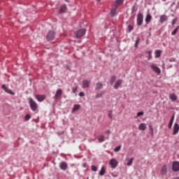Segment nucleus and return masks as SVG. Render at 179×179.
<instances>
[{"mask_svg":"<svg viewBox=\"0 0 179 179\" xmlns=\"http://www.w3.org/2000/svg\"><path fill=\"white\" fill-rule=\"evenodd\" d=\"M124 4V0H116L114 4V7L110 10L111 16H116L118 13L117 12V9H118L119 6H121Z\"/></svg>","mask_w":179,"mask_h":179,"instance_id":"obj_1","label":"nucleus"},{"mask_svg":"<svg viewBox=\"0 0 179 179\" xmlns=\"http://www.w3.org/2000/svg\"><path fill=\"white\" fill-rule=\"evenodd\" d=\"M29 107L32 111L34 112L38 111V105L34 100H33L32 98L29 99Z\"/></svg>","mask_w":179,"mask_h":179,"instance_id":"obj_2","label":"nucleus"},{"mask_svg":"<svg viewBox=\"0 0 179 179\" xmlns=\"http://www.w3.org/2000/svg\"><path fill=\"white\" fill-rule=\"evenodd\" d=\"M86 34V29H81L77 31L74 35L75 38H82Z\"/></svg>","mask_w":179,"mask_h":179,"instance_id":"obj_3","label":"nucleus"},{"mask_svg":"<svg viewBox=\"0 0 179 179\" xmlns=\"http://www.w3.org/2000/svg\"><path fill=\"white\" fill-rule=\"evenodd\" d=\"M55 38V31H49L47 36L46 39L48 41H51Z\"/></svg>","mask_w":179,"mask_h":179,"instance_id":"obj_4","label":"nucleus"},{"mask_svg":"<svg viewBox=\"0 0 179 179\" xmlns=\"http://www.w3.org/2000/svg\"><path fill=\"white\" fill-rule=\"evenodd\" d=\"M150 68H151V69H152L153 71L155 72V73H157L158 75H160V73H162L160 68H159V66H157V65H156V64L152 63L150 64Z\"/></svg>","mask_w":179,"mask_h":179,"instance_id":"obj_5","label":"nucleus"},{"mask_svg":"<svg viewBox=\"0 0 179 179\" xmlns=\"http://www.w3.org/2000/svg\"><path fill=\"white\" fill-rule=\"evenodd\" d=\"M143 23V14L138 13L137 15V25L142 26Z\"/></svg>","mask_w":179,"mask_h":179,"instance_id":"obj_6","label":"nucleus"},{"mask_svg":"<svg viewBox=\"0 0 179 179\" xmlns=\"http://www.w3.org/2000/svg\"><path fill=\"white\" fill-rule=\"evenodd\" d=\"M62 96V90L58 89L56 91V93H55L53 99H55V100H59V99H61Z\"/></svg>","mask_w":179,"mask_h":179,"instance_id":"obj_7","label":"nucleus"},{"mask_svg":"<svg viewBox=\"0 0 179 179\" xmlns=\"http://www.w3.org/2000/svg\"><path fill=\"white\" fill-rule=\"evenodd\" d=\"M111 165L112 169H115L118 166V161L115 158H112L109 162Z\"/></svg>","mask_w":179,"mask_h":179,"instance_id":"obj_8","label":"nucleus"},{"mask_svg":"<svg viewBox=\"0 0 179 179\" xmlns=\"http://www.w3.org/2000/svg\"><path fill=\"white\" fill-rule=\"evenodd\" d=\"M90 87V81L88 80H83V89H89Z\"/></svg>","mask_w":179,"mask_h":179,"instance_id":"obj_9","label":"nucleus"},{"mask_svg":"<svg viewBox=\"0 0 179 179\" xmlns=\"http://www.w3.org/2000/svg\"><path fill=\"white\" fill-rule=\"evenodd\" d=\"M179 132V124L178 123H175L173 128V135H177Z\"/></svg>","mask_w":179,"mask_h":179,"instance_id":"obj_10","label":"nucleus"},{"mask_svg":"<svg viewBox=\"0 0 179 179\" xmlns=\"http://www.w3.org/2000/svg\"><path fill=\"white\" fill-rule=\"evenodd\" d=\"M123 83H124V80H122V79L117 80L114 85V89L117 90V89H118V87H120V86H121Z\"/></svg>","mask_w":179,"mask_h":179,"instance_id":"obj_11","label":"nucleus"},{"mask_svg":"<svg viewBox=\"0 0 179 179\" xmlns=\"http://www.w3.org/2000/svg\"><path fill=\"white\" fill-rule=\"evenodd\" d=\"M2 89L6 91V93H8L9 94H15V92H12V90L8 88L6 85H3L1 86Z\"/></svg>","mask_w":179,"mask_h":179,"instance_id":"obj_12","label":"nucleus"},{"mask_svg":"<svg viewBox=\"0 0 179 179\" xmlns=\"http://www.w3.org/2000/svg\"><path fill=\"white\" fill-rule=\"evenodd\" d=\"M172 169L173 171H179V162H174L172 164Z\"/></svg>","mask_w":179,"mask_h":179,"instance_id":"obj_13","label":"nucleus"},{"mask_svg":"<svg viewBox=\"0 0 179 179\" xmlns=\"http://www.w3.org/2000/svg\"><path fill=\"white\" fill-rule=\"evenodd\" d=\"M35 99L41 103V101H44V100H45V95L37 94L35 96Z\"/></svg>","mask_w":179,"mask_h":179,"instance_id":"obj_14","label":"nucleus"},{"mask_svg":"<svg viewBox=\"0 0 179 179\" xmlns=\"http://www.w3.org/2000/svg\"><path fill=\"white\" fill-rule=\"evenodd\" d=\"M59 168L61 169V170H64L65 171V170L68 169V164L65 162H62L59 164Z\"/></svg>","mask_w":179,"mask_h":179,"instance_id":"obj_15","label":"nucleus"},{"mask_svg":"<svg viewBox=\"0 0 179 179\" xmlns=\"http://www.w3.org/2000/svg\"><path fill=\"white\" fill-rule=\"evenodd\" d=\"M169 17L166 15H162L159 17V22L160 23L163 24L164 22H167Z\"/></svg>","mask_w":179,"mask_h":179,"instance_id":"obj_16","label":"nucleus"},{"mask_svg":"<svg viewBox=\"0 0 179 179\" xmlns=\"http://www.w3.org/2000/svg\"><path fill=\"white\" fill-rule=\"evenodd\" d=\"M148 125L145 123H141L138 126L139 131H146Z\"/></svg>","mask_w":179,"mask_h":179,"instance_id":"obj_17","label":"nucleus"},{"mask_svg":"<svg viewBox=\"0 0 179 179\" xmlns=\"http://www.w3.org/2000/svg\"><path fill=\"white\" fill-rule=\"evenodd\" d=\"M161 174L162 176H166V174H167V166H162L161 169Z\"/></svg>","mask_w":179,"mask_h":179,"instance_id":"obj_18","label":"nucleus"},{"mask_svg":"<svg viewBox=\"0 0 179 179\" xmlns=\"http://www.w3.org/2000/svg\"><path fill=\"white\" fill-rule=\"evenodd\" d=\"M145 20L146 24H149L150 23V22L152 21V16L149 13H148L145 17Z\"/></svg>","mask_w":179,"mask_h":179,"instance_id":"obj_19","label":"nucleus"},{"mask_svg":"<svg viewBox=\"0 0 179 179\" xmlns=\"http://www.w3.org/2000/svg\"><path fill=\"white\" fill-rule=\"evenodd\" d=\"M169 99L170 100H171V101H176L178 97L177 95H176V94H169Z\"/></svg>","mask_w":179,"mask_h":179,"instance_id":"obj_20","label":"nucleus"},{"mask_svg":"<svg viewBox=\"0 0 179 179\" xmlns=\"http://www.w3.org/2000/svg\"><path fill=\"white\" fill-rule=\"evenodd\" d=\"M66 10V6L63 5L60 7V9L59 10V13H65Z\"/></svg>","mask_w":179,"mask_h":179,"instance_id":"obj_21","label":"nucleus"},{"mask_svg":"<svg viewBox=\"0 0 179 179\" xmlns=\"http://www.w3.org/2000/svg\"><path fill=\"white\" fill-rule=\"evenodd\" d=\"M80 109V104H76L73 106V108L72 109V113H75V111H78V110Z\"/></svg>","mask_w":179,"mask_h":179,"instance_id":"obj_22","label":"nucleus"},{"mask_svg":"<svg viewBox=\"0 0 179 179\" xmlns=\"http://www.w3.org/2000/svg\"><path fill=\"white\" fill-rule=\"evenodd\" d=\"M155 58H160L162 55V50H155Z\"/></svg>","mask_w":179,"mask_h":179,"instance_id":"obj_23","label":"nucleus"},{"mask_svg":"<svg viewBox=\"0 0 179 179\" xmlns=\"http://www.w3.org/2000/svg\"><path fill=\"white\" fill-rule=\"evenodd\" d=\"M100 89H103V83H97L96 84L95 90H100Z\"/></svg>","mask_w":179,"mask_h":179,"instance_id":"obj_24","label":"nucleus"},{"mask_svg":"<svg viewBox=\"0 0 179 179\" xmlns=\"http://www.w3.org/2000/svg\"><path fill=\"white\" fill-rule=\"evenodd\" d=\"M173 122H174V116H173L171 118V120L169 121V123L168 124V127H169V129H171V127H173Z\"/></svg>","mask_w":179,"mask_h":179,"instance_id":"obj_25","label":"nucleus"},{"mask_svg":"<svg viewBox=\"0 0 179 179\" xmlns=\"http://www.w3.org/2000/svg\"><path fill=\"white\" fill-rule=\"evenodd\" d=\"M115 80H117V77L115 76H112L110 78V85H114Z\"/></svg>","mask_w":179,"mask_h":179,"instance_id":"obj_26","label":"nucleus"},{"mask_svg":"<svg viewBox=\"0 0 179 179\" xmlns=\"http://www.w3.org/2000/svg\"><path fill=\"white\" fill-rule=\"evenodd\" d=\"M104 174H106V169H104V166H102L99 171V176H104Z\"/></svg>","mask_w":179,"mask_h":179,"instance_id":"obj_27","label":"nucleus"},{"mask_svg":"<svg viewBox=\"0 0 179 179\" xmlns=\"http://www.w3.org/2000/svg\"><path fill=\"white\" fill-rule=\"evenodd\" d=\"M179 26H178L171 33L172 36H176L177 34V31H178Z\"/></svg>","mask_w":179,"mask_h":179,"instance_id":"obj_28","label":"nucleus"},{"mask_svg":"<svg viewBox=\"0 0 179 179\" xmlns=\"http://www.w3.org/2000/svg\"><path fill=\"white\" fill-rule=\"evenodd\" d=\"M128 163L127 164V166H132V163L134 162V157H132L130 159H127Z\"/></svg>","mask_w":179,"mask_h":179,"instance_id":"obj_29","label":"nucleus"},{"mask_svg":"<svg viewBox=\"0 0 179 179\" xmlns=\"http://www.w3.org/2000/svg\"><path fill=\"white\" fill-rule=\"evenodd\" d=\"M104 136L101 135L99 137V142L101 143V142H104L105 139H104Z\"/></svg>","mask_w":179,"mask_h":179,"instance_id":"obj_30","label":"nucleus"},{"mask_svg":"<svg viewBox=\"0 0 179 179\" xmlns=\"http://www.w3.org/2000/svg\"><path fill=\"white\" fill-rule=\"evenodd\" d=\"M103 94H104V92H101L99 94H97L96 96H95V99H100V97H102Z\"/></svg>","mask_w":179,"mask_h":179,"instance_id":"obj_31","label":"nucleus"},{"mask_svg":"<svg viewBox=\"0 0 179 179\" xmlns=\"http://www.w3.org/2000/svg\"><path fill=\"white\" fill-rule=\"evenodd\" d=\"M30 118H31V116L30 115L27 114L24 117V121H29V120H30Z\"/></svg>","mask_w":179,"mask_h":179,"instance_id":"obj_32","label":"nucleus"},{"mask_svg":"<svg viewBox=\"0 0 179 179\" xmlns=\"http://www.w3.org/2000/svg\"><path fill=\"white\" fill-rule=\"evenodd\" d=\"M147 53L148 54V59H152V51L149 50L147 52Z\"/></svg>","mask_w":179,"mask_h":179,"instance_id":"obj_33","label":"nucleus"},{"mask_svg":"<svg viewBox=\"0 0 179 179\" xmlns=\"http://www.w3.org/2000/svg\"><path fill=\"white\" fill-rule=\"evenodd\" d=\"M143 111H141V112H138L137 113V115L135 117V118H138V117H141V115H143Z\"/></svg>","mask_w":179,"mask_h":179,"instance_id":"obj_34","label":"nucleus"},{"mask_svg":"<svg viewBox=\"0 0 179 179\" xmlns=\"http://www.w3.org/2000/svg\"><path fill=\"white\" fill-rule=\"evenodd\" d=\"M108 118L113 120V111L110 110L109 113L108 114Z\"/></svg>","mask_w":179,"mask_h":179,"instance_id":"obj_35","label":"nucleus"},{"mask_svg":"<svg viewBox=\"0 0 179 179\" xmlns=\"http://www.w3.org/2000/svg\"><path fill=\"white\" fill-rule=\"evenodd\" d=\"M121 150V145H118L114 149V152H120Z\"/></svg>","mask_w":179,"mask_h":179,"instance_id":"obj_36","label":"nucleus"},{"mask_svg":"<svg viewBox=\"0 0 179 179\" xmlns=\"http://www.w3.org/2000/svg\"><path fill=\"white\" fill-rule=\"evenodd\" d=\"M92 171H97V166L92 165Z\"/></svg>","mask_w":179,"mask_h":179,"instance_id":"obj_37","label":"nucleus"},{"mask_svg":"<svg viewBox=\"0 0 179 179\" xmlns=\"http://www.w3.org/2000/svg\"><path fill=\"white\" fill-rule=\"evenodd\" d=\"M149 129L151 132V135H153V127L151 125L149 126Z\"/></svg>","mask_w":179,"mask_h":179,"instance_id":"obj_38","label":"nucleus"},{"mask_svg":"<svg viewBox=\"0 0 179 179\" xmlns=\"http://www.w3.org/2000/svg\"><path fill=\"white\" fill-rule=\"evenodd\" d=\"M128 29H129V31H132V30H134V27L129 25Z\"/></svg>","mask_w":179,"mask_h":179,"instance_id":"obj_39","label":"nucleus"},{"mask_svg":"<svg viewBox=\"0 0 179 179\" xmlns=\"http://www.w3.org/2000/svg\"><path fill=\"white\" fill-rule=\"evenodd\" d=\"M176 23H177V19H173L172 20V26H174V24H176Z\"/></svg>","mask_w":179,"mask_h":179,"instance_id":"obj_40","label":"nucleus"},{"mask_svg":"<svg viewBox=\"0 0 179 179\" xmlns=\"http://www.w3.org/2000/svg\"><path fill=\"white\" fill-rule=\"evenodd\" d=\"M79 96H80V97H84L85 93H84L83 92H80L79 93Z\"/></svg>","mask_w":179,"mask_h":179,"instance_id":"obj_41","label":"nucleus"},{"mask_svg":"<svg viewBox=\"0 0 179 179\" xmlns=\"http://www.w3.org/2000/svg\"><path fill=\"white\" fill-rule=\"evenodd\" d=\"M65 134V131H62V132H58L57 135H59V136H60V135H64Z\"/></svg>","mask_w":179,"mask_h":179,"instance_id":"obj_42","label":"nucleus"},{"mask_svg":"<svg viewBox=\"0 0 179 179\" xmlns=\"http://www.w3.org/2000/svg\"><path fill=\"white\" fill-rule=\"evenodd\" d=\"M106 134H107L108 135H110V134H111V131L106 130Z\"/></svg>","mask_w":179,"mask_h":179,"instance_id":"obj_43","label":"nucleus"},{"mask_svg":"<svg viewBox=\"0 0 179 179\" xmlns=\"http://www.w3.org/2000/svg\"><path fill=\"white\" fill-rule=\"evenodd\" d=\"M135 6H132V8H131V10H132V13H134V12H135Z\"/></svg>","mask_w":179,"mask_h":179,"instance_id":"obj_44","label":"nucleus"},{"mask_svg":"<svg viewBox=\"0 0 179 179\" xmlns=\"http://www.w3.org/2000/svg\"><path fill=\"white\" fill-rule=\"evenodd\" d=\"M76 90H78V89H76H76H73V93H75V92H76Z\"/></svg>","mask_w":179,"mask_h":179,"instance_id":"obj_45","label":"nucleus"},{"mask_svg":"<svg viewBox=\"0 0 179 179\" xmlns=\"http://www.w3.org/2000/svg\"><path fill=\"white\" fill-rule=\"evenodd\" d=\"M113 177H117V175H114V173L111 174Z\"/></svg>","mask_w":179,"mask_h":179,"instance_id":"obj_46","label":"nucleus"},{"mask_svg":"<svg viewBox=\"0 0 179 179\" xmlns=\"http://www.w3.org/2000/svg\"><path fill=\"white\" fill-rule=\"evenodd\" d=\"M166 1H167V0H162V2H166Z\"/></svg>","mask_w":179,"mask_h":179,"instance_id":"obj_47","label":"nucleus"},{"mask_svg":"<svg viewBox=\"0 0 179 179\" xmlns=\"http://www.w3.org/2000/svg\"><path fill=\"white\" fill-rule=\"evenodd\" d=\"M96 1H98V2H100V0H96Z\"/></svg>","mask_w":179,"mask_h":179,"instance_id":"obj_48","label":"nucleus"}]
</instances>
